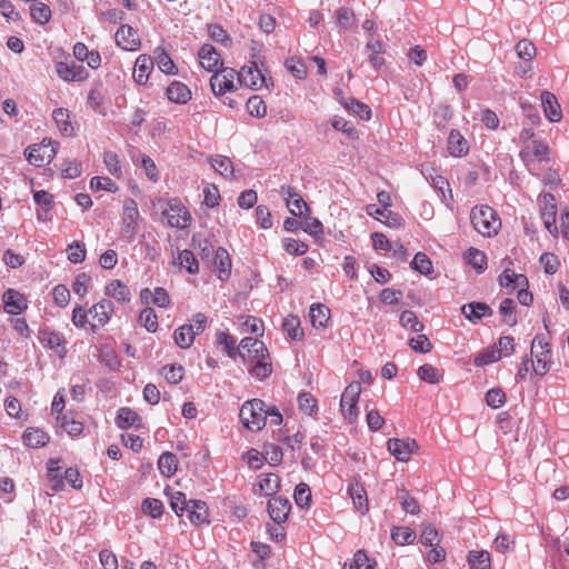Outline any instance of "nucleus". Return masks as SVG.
I'll return each instance as SVG.
<instances>
[{"label": "nucleus", "mask_w": 569, "mask_h": 569, "mask_svg": "<svg viewBox=\"0 0 569 569\" xmlns=\"http://www.w3.org/2000/svg\"><path fill=\"white\" fill-rule=\"evenodd\" d=\"M27 160L36 166L42 167L50 163L56 156V149L51 140L43 139L40 143L30 146L26 150Z\"/></svg>", "instance_id": "obj_10"}, {"label": "nucleus", "mask_w": 569, "mask_h": 569, "mask_svg": "<svg viewBox=\"0 0 569 569\" xmlns=\"http://www.w3.org/2000/svg\"><path fill=\"white\" fill-rule=\"evenodd\" d=\"M530 353L533 372L537 376H545L550 370L552 363V349L543 335L535 336Z\"/></svg>", "instance_id": "obj_6"}, {"label": "nucleus", "mask_w": 569, "mask_h": 569, "mask_svg": "<svg viewBox=\"0 0 569 569\" xmlns=\"http://www.w3.org/2000/svg\"><path fill=\"white\" fill-rule=\"evenodd\" d=\"M467 562L470 569H491V557L486 550H471Z\"/></svg>", "instance_id": "obj_40"}, {"label": "nucleus", "mask_w": 569, "mask_h": 569, "mask_svg": "<svg viewBox=\"0 0 569 569\" xmlns=\"http://www.w3.org/2000/svg\"><path fill=\"white\" fill-rule=\"evenodd\" d=\"M291 505L288 499L274 497L268 501L269 516L277 525L287 521Z\"/></svg>", "instance_id": "obj_21"}, {"label": "nucleus", "mask_w": 569, "mask_h": 569, "mask_svg": "<svg viewBox=\"0 0 569 569\" xmlns=\"http://www.w3.org/2000/svg\"><path fill=\"white\" fill-rule=\"evenodd\" d=\"M421 172L426 177V179L430 181L433 189L438 192L439 197L445 202L448 203L452 201L450 184L445 177L439 174L437 170L432 167H426L421 170Z\"/></svg>", "instance_id": "obj_16"}, {"label": "nucleus", "mask_w": 569, "mask_h": 569, "mask_svg": "<svg viewBox=\"0 0 569 569\" xmlns=\"http://www.w3.org/2000/svg\"><path fill=\"white\" fill-rule=\"evenodd\" d=\"M52 119L56 122L59 131L64 137H70L74 133V128L70 121V111L66 108L54 109Z\"/></svg>", "instance_id": "obj_37"}, {"label": "nucleus", "mask_w": 569, "mask_h": 569, "mask_svg": "<svg viewBox=\"0 0 569 569\" xmlns=\"http://www.w3.org/2000/svg\"><path fill=\"white\" fill-rule=\"evenodd\" d=\"M239 418L247 429L251 431L261 430L268 418L266 403L260 399L246 401L240 409Z\"/></svg>", "instance_id": "obj_5"}, {"label": "nucleus", "mask_w": 569, "mask_h": 569, "mask_svg": "<svg viewBox=\"0 0 569 569\" xmlns=\"http://www.w3.org/2000/svg\"><path fill=\"white\" fill-rule=\"evenodd\" d=\"M52 12L50 7L41 1L33 0L30 6V17L33 22L43 26L51 19Z\"/></svg>", "instance_id": "obj_39"}, {"label": "nucleus", "mask_w": 569, "mask_h": 569, "mask_svg": "<svg viewBox=\"0 0 569 569\" xmlns=\"http://www.w3.org/2000/svg\"><path fill=\"white\" fill-rule=\"evenodd\" d=\"M193 325H183L177 328L173 332V339L177 346L187 349L192 346L194 341Z\"/></svg>", "instance_id": "obj_42"}, {"label": "nucleus", "mask_w": 569, "mask_h": 569, "mask_svg": "<svg viewBox=\"0 0 569 569\" xmlns=\"http://www.w3.org/2000/svg\"><path fill=\"white\" fill-rule=\"evenodd\" d=\"M211 167L222 177L230 179L233 178L234 169L230 158L221 154L210 158Z\"/></svg>", "instance_id": "obj_44"}, {"label": "nucleus", "mask_w": 569, "mask_h": 569, "mask_svg": "<svg viewBox=\"0 0 569 569\" xmlns=\"http://www.w3.org/2000/svg\"><path fill=\"white\" fill-rule=\"evenodd\" d=\"M199 61L203 69L214 72L222 66L220 53L211 44H203L199 50Z\"/></svg>", "instance_id": "obj_23"}, {"label": "nucleus", "mask_w": 569, "mask_h": 569, "mask_svg": "<svg viewBox=\"0 0 569 569\" xmlns=\"http://www.w3.org/2000/svg\"><path fill=\"white\" fill-rule=\"evenodd\" d=\"M540 98L546 118L550 122H559L562 118V111L557 97L550 91H542Z\"/></svg>", "instance_id": "obj_24"}, {"label": "nucleus", "mask_w": 569, "mask_h": 569, "mask_svg": "<svg viewBox=\"0 0 569 569\" xmlns=\"http://www.w3.org/2000/svg\"><path fill=\"white\" fill-rule=\"evenodd\" d=\"M251 57L253 60L237 72V79L240 84L258 90L264 86L267 87V78L259 68V63H262L260 57L258 54H252Z\"/></svg>", "instance_id": "obj_8"}, {"label": "nucleus", "mask_w": 569, "mask_h": 569, "mask_svg": "<svg viewBox=\"0 0 569 569\" xmlns=\"http://www.w3.org/2000/svg\"><path fill=\"white\" fill-rule=\"evenodd\" d=\"M499 283L508 290V293H511L516 291L517 288L528 287V279L525 274L516 273L511 269H506L499 276Z\"/></svg>", "instance_id": "obj_28"}, {"label": "nucleus", "mask_w": 569, "mask_h": 569, "mask_svg": "<svg viewBox=\"0 0 569 569\" xmlns=\"http://www.w3.org/2000/svg\"><path fill=\"white\" fill-rule=\"evenodd\" d=\"M348 492L350 498L352 499L355 509L359 511L361 515H365L369 510V501L367 491L361 483L358 481H352L349 485Z\"/></svg>", "instance_id": "obj_27"}, {"label": "nucleus", "mask_w": 569, "mask_h": 569, "mask_svg": "<svg viewBox=\"0 0 569 569\" xmlns=\"http://www.w3.org/2000/svg\"><path fill=\"white\" fill-rule=\"evenodd\" d=\"M237 71L232 68H223L213 72L210 79V87L214 96H222L236 89L234 79Z\"/></svg>", "instance_id": "obj_12"}, {"label": "nucleus", "mask_w": 569, "mask_h": 569, "mask_svg": "<svg viewBox=\"0 0 569 569\" xmlns=\"http://www.w3.org/2000/svg\"><path fill=\"white\" fill-rule=\"evenodd\" d=\"M184 513L187 515L189 521L196 527H199L203 523H209V510L204 501L189 500V506L187 507Z\"/></svg>", "instance_id": "obj_22"}, {"label": "nucleus", "mask_w": 569, "mask_h": 569, "mask_svg": "<svg viewBox=\"0 0 569 569\" xmlns=\"http://www.w3.org/2000/svg\"><path fill=\"white\" fill-rule=\"evenodd\" d=\"M67 258L71 263H81L84 261L87 256V249L84 243L79 241H73L67 247Z\"/></svg>", "instance_id": "obj_55"}, {"label": "nucleus", "mask_w": 569, "mask_h": 569, "mask_svg": "<svg viewBox=\"0 0 569 569\" xmlns=\"http://www.w3.org/2000/svg\"><path fill=\"white\" fill-rule=\"evenodd\" d=\"M58 421L62 429H64L71 437H77L83 431L81 421L73 419L68 415L58 416Z\"/></svg>", "instance_id": "obj_56"}, {"label": "nucleus", "mask_w": 569, "mask_h": 569, "mask_svg": "<svg viewBox=\"0 0 569 569\" xmlns=\"http://www.w3.org/2000/svg\"><path fill=\"white\" fill-rule=\"evenodd\" d=\"M361 393V385L359 381L349 383L342 392L340 399L341 413L349 422L356 421L358 417V400Z\"/></svg>", "instance_id": "obj_9"}, {"label": "nucleus", "mask_w": 569, "mask_h": 569, "mask_svg": "<svg viewBox=\"0 0 569 569\" xmlns=\"http://www.w3.org/2000/svg\"><path fill=\"white\" fill-rule=\"evenodd\" d=\"M247 111L256 118H263L267 114V106L261 97L252 96L247 101Z\"/></svg>", "instance_id": "obj_59"}, {"label": "nucleus", "mask_w": 569, "mask_h": 569, "mask_svg": "<svg viewBox=\"0 0 569 569\" xmlns=\"http://www.w3.org/2000/svg\"><path fill=\"white\" fill-rule=\"evenodd\" d=\"M336 23L342 29H350L356 22V16L352 9L341 7L335 12Z\"/></svg>", "instance_id": "obj_54"}, {"label": "nucleus", "mask_w": 569, "mask_h": 569, "mask_svg": "<svg viewBox=\"0 0 569 569\" xmlns=\"http://www.w3.org/2000/svg\"><path fill=\"white\" fill-rule=\"evenodd\" d=\"M116 42L124 50L134 51L140 47V38L137 31L129 24H122L116 32Z\"/></svg>", "instance_id": "obj_19"}, {"label": "nucleus", "mask_w": 569, "mask_h": 569, "mask_svg": "<svg viewBox=\"0 0 569 569\" xmlns=\"http://www.w3.org/2000/svg\"><path fill=\"white\" fill-rule=\"evenodd\" d=\"M166 207L162 209V216L171 228L187 229L192 222L190 210L178 198L164 201Z\"/></svg>", "instance_id": "obj_7"}, {"label": "nucleus", "mask_w": 569, "mask_h": 569, "mask_svg": "<svg viewBox=\"0 0 569 569\" xmlns=\"http://www.w3.org/2000/svg\"><path fill=\"white\" fill-rule=\"evenodd\" d=\"M473 229L483 237H493L501 228V220L489 206L475 207L470 213Z\"/></svg>", "instance_id": "obj_4"}, {"label": "nucleus", "mask_w": 569, "mask_h": 569, "mask_svg": "<svg viewBox=\"0 0 569 569\" xmlns=\"http://www.w3.org/2000/svg\"><path fill=\"white\" fill-rule=\"evenodd\" d=\"M417 375L422 381L431 385L440 383L443 380L442 370L430 363L420 366L418 368Z\"/></svg>", "instance_id": "obj_45"}, {"label": "nucleus", "mask_w": 569, "mask_h": 569, "mask_svg": "<svg viewBox=\"0 0 569 569\" xmlns=\"http://www.w3.org/2000/svg\"><path fill=\"white\" fill-rule=\"evenodd\" d=\"M217 343L222 347L226 353L234 359L239 355L240 349L236 347V340L228 332L220 331L217 333Z\"/></svg>", "instance_id": "obj_51"}, {"label": "nucleus", "mask_w": 569, "mask_h": 569, "mask_svg": "<svg viewBox=\"0 0 569 569\" xmlns=\"http://www.w3.org/2000/svg\"><path fill=\"white\" fill-rule=\"evenodd\" d=\"M138 322L140 326L144 327L149 332H156L158 330L159 323H158V316L156 311L147 307L143 310H141Z\"/></svg>", "instance_id": "obj_50"}, {"label": "nucleus", "mask_w": 569, "mask_h": 569, "mask_svg": "<svg viewBox=\"0 0 569 569\" xmlns=\"http://www.w3.org/2000/svg\"><path fill=\"white\" fill-rule=\"evenodd\" d=\"M515 301L510 298H506L501 301L499 311L503 316V321L508 326H515L517 323V318L515 315Z\"/></svg>", "instance_id": "obj_61"}, {"label": "nucleus", "mask_w": 569, "mask_h": 569, "mask_svg": "<svg viewBox=\"0 0 569 569\" xmlns=\"http://www.w3.org/2000/svg\"><path fill=\"white\" fill-rule=\"evenodd\" d=\"M376 561L369 559L365 550H358L353 555L350 569H375Z\"/></svg>", "instance_id": "obj_64"}, {"label": "nucleus", "mask_w": 569, "mask_h": 569, "mask_svg": "<svg viewBox=\"0 0 569 569\" xmlns=\"http://www.w3.org/2000/svg\"><path fill=\"white\" fill-rule=\"evenodd\" d=\"M213 263L218 271V278L222 281L228 280L231 274L232 263L230 254L224 248L219 247L216 250Z\"/></svg>", "instance_id": "obj_31"}, {"label": "nucleus", "mask_w": 569, "mask_h": 569, "mask_svg": "<svg viewBox=\"0 0 569 569\" xmlns=\"http://www.w3.org/2000/svg\"><path fill=\"white\" fill-rule=\"evenodd\" d=\"M519 157L528 171L539 177L541 167H547L551 162L550 148L540 141H530L521 147Z\"/></svg>", "instance_id": "obj_3"}, {"label": "nucleus", "mask_w": 569, "mask_h": 569, "mask_svg": "<svg viewBox=\"0 0 569 569\" xmlns=\"http://www.w3.org/2000/svg\"><path fill=\"white\" fill-rule=\"evenodd\" d=\"M298 405L299 409L308 416H313L318 411L317 399L309 392L299 395Z\"/></svg>", "instance_id": "obj_60"}, {"label": "nucleus", "mask_w": 569, "mask_h": 569, "mask_svg": "<svg viewBox=\"0 0 569 569\" xmlns=\"http://www.w3.org/2000/svg\"><path fill=\"white\" fill-rule=\"evenodd\" d=\"M310 322L313 328L325 329L328 327L331 312L330 309L323 303H313L309 311Z\"/></svg>", "instance_id": "obj_30"}, {"label": "nucleus", "mask_w": 569, "mask_h": 569, "mask_svg": "<svg viewBox=\"0 0 569 569\" xmlns=\"http://www.w3.org/2000/svg\"><path fill=\"white\" fill-rule=\"evenodd\" d=\"M399 322L402 328L410 329L413 332H421L425 328L423 323L418 319L417 315L411 310L401 312Z\"/></svg>", "instance_id": "obj_49"}, {"label": "nucleus", "mask_w": 569, "mask_h": 569, "mask_svg": "<svg viewBox=\"0 0 569 569\" xmlns=\"http://www.w3.org/2000/svg\"><path fill=\"white\" fill-rule=\"evenodd\" d=\"M113 311L112 302L107 299H101L89 309L77 305L72 310L71 321L77 328L97 332L110 321Z\"/></svg>", "instance_id": "obj_2"}, {"label": "nucleus", "mask_w": 569, "mask_h": 569, "mask_svg": "<svg viewBox=\"0 0 569 569\" xmlns=\"http://www.w3.org/2000/svg\"><path fill=\"white\" fill-rule=\"evenodd\" d=\"M282 329L292 340L300 341L303 339V330L300 319L297 316L289 315L283 319Z\"/></svg>", "instance_id": "obj_41"}, {"label": "nucleus", "mask_w": 569, "mask_h": 569, "mask_svg": "<svg viewBox=\"0 0 569 569\" xmlns=\"http://www.w3.org/2000/svg\"><path fill=\"white\" fill-rule=\"evenodd\" d=\"M331 126L335 130L343 132L350 139H358L359 134L352 123L342 117L335 116L331 120Z\"/></svg>", "instance_id": "obj_58"}, {"label": "nucleus", "mask_w": 569, "mask_h": 569, "mask_svg": "<svg viewBox=\"0 0 569 569\" xmlns=\"http://www.w3.org/2000/svg\"><path fill=\"white\" fill-rule=\"evenodd\" d=\"M342 103L348 111L358 116L361 120H369L371 118V109L366 103L360 102L355 98H349Z\"/></svg>", "instance_id": "obj_48"}, {"label": "nucleus", "mask_w": 569, "mask_h": 569, "mask_svg": "<svg viewBox=\"0 0 569 569\" xmlns=\"http://www.w3.org/2000/svg\"><path fill=\"white\" fill-rule=\"evenodd\" d=\"M103 162L107 167L109 173L116 178H121L122 176V166L120 159L117 153L112 151H106L103 153Z\"/></svg>", "instance_id": "obj_57"}, {"label": "nucleus", "mask_w": 569, "mask_h": 569, "mask_svg": "<svg viewBox=\"0 0 569 569\" xmlns=\"http://www.w3.org/2000/svg\"><path fill=\"white\" fill-rule=\"evenodd\" d=\"M140 298L144 302L151 301L159 308H167L170 305V297L164 288L158 287L153 291L143 289L140 292Z\"/></svg>", "instance_id": "obj_35"}, {"label": "nucleus", "mask_w": 569, "mask_h": 569, "mask_svg": "<svg viewBox=\"0 0 569 569\" xmlns=\"http://www.w3.org/2000/svg\"><path fill=\"white\" fill-rule=\"evenodd\" d=\"M158 68L167 74H177L178 68L167 51L162 48H157L154 50V60Z\"/></svg>", "instance_id": "obj_43"}, {"label": "nucleus", "mask_w": 569, "mask_h": 569, "mask_svg": "<svg viewBox=\"0 0 569 569\" xmlns=\"http://www.w3.org/2000/svg\"><path fill=\"white\" fill-rule=\"evenodd\" d=\"M158 468L162 476L169 478L173 476L178 468V458L172 452H164L158 459Z\"/></svg>", "instance_id": "obj_46"}, {"label": "nucleus", "mask_w": 569, "mask_h": 569, "mask_svg": "<svg viewBox=\"0 0 569 569\" xmlns=\"http://www.w3.org/2000/svg\"><path fill=\"white\" fill-rule=\"evenodd\" d=\"M391 538L397 545L405 546L411 543L416 539V532L409 527H393L391 530Z\"/></svg>", "instance_id": "obj_53"}, {"label": "nucleus", "mask_w": 569, "mask_h": 569, "mask_svg": "<svg viewBox=\"0 0 569 569\" xmlns=\"http://www.w3.org/2000/svg\"><path fill=\"white\" fill-rule=\"evenodd\" d=\"M239 348V356L248 366L251 376L263 380L272 373L271 358L262 341L252 337H246L240 341Z\"/></svg>", "instance_id": "obj_1"}, {"label": "nucleus", "mask_w": 569, "mask_h": 569, "mask_svg": "<svg viewBox=\"0 0 569 569\" xmlns=\"http://www.w3.org/2000/svg\"><path fill=\"white\" fill-rule=\"evenodd\" d=\"M466 261L472 266L479 273L485 271L487 268V257L486 254L476 249L470 248L466 253Z\"/></svg>", "instance_id": "obj_52"}, {"label": "nucleus", "mask_w": 569, "mask_h": 569, "mask_svg": "<svg viewBox=\"0 0 569 569\" xmlns=\"http://www.w3.org/2000/svg\"><path fill=\"white\" fill-rule=\"evenodd\" d=\"M389 452L401 462L410 460L411 455L418 450V443L412 438H393L387 441Z\"/></svg>", "instance_id": "obj_13"}, {"label": "nucleus", "mask_w": 569, "mask_h": 569, "mask_svg": "<svg viewBox=\"0 0 569 569\" xmlns=\"http://www.w3.org/2000/svg\"><path fill=\"white\" fill-rule=\"evenodd\" d=\"M448 151L453 157H463L469 151V143L463 136L456 129H452L448 137Z\"/></svg>", "instance_id": "obj_32"}, {"label": "nucleus", "mask_w": 569, "mask_h": 569, "mask_svg": "<svg viewBox=\"0 0 569 569\" xmlns=\"http://www.w3.org/2000/svg\"><path fill=\"white\" fill-rule=\"evenodd\" d=\"M140 213L136 200L128 198L123 201L122 231L133 236L139 228Z\"/></svg>", "instance_id": "obj_15"}, {"label": "nucleus", "mask_w": 569, "mask_h": 569, "mask_svg": "<svg viewBox=\"0 0 569 569\" xmlns=\"http://www.w3.org/2000/svg\"><path fill=\"white\" fill-rule=\"evenodd\" d=\"M154 61L148 54H140L134 63L133 79L138 84H147L149 76L153 70Z\"/></svg>", "instance_id": "obj_26"}, {"label": "nucleus", "mask_w": 569, "mask_h": 569, "mask_svg": "<svg viewBox=\"0 0 569 569\" xmlns=\"http://www.w3.org/2000/svg\"><path fill=\"white\" fill-rule=\"evenodd\" d=\"M167 97L174 103H187L191 99L189 87L180 81H172L167 88Z\"/></svg>", "instance_id": "obj_33"}, {"label": "nucleus", "mask_w": 569, "mask_h": 569, "mask_svg": "<svg viewBox=\"0 0 569 569\" xmlns=\"http://www.w3.org/2000/svg\"><path fill=\"white\" fill-rule=\"evenodd\" d=\"M23 443L30 448L44 447L49 440V435L40 428H28L22 435Z\"/></svg>", "instance_id": "obj_34"}, {"label": "nucleus", "mask_w": 569, "mask_h": 569, "mask_svg": "<svg viewBox=\"0 0 569 569\" xmlns=\"http://www.w3.org/2000/svg\"><path fill=\"white\" fill-rule=\"evenodd\" d=\"M180 267L184 268L189 273L194 274L199 271V261L190 250H182L174 260Z\"/></svg>", "instance_id": "obj_47"}, {"label": "nucleus", "mask_w": 569, "mask_h": 569, "mask_svg": "<svg viewBox=\"0 0 569 569\" xmlns=\"http://www.w3.org/2000/svg\"><path fill=\"white\" fill-rule=\"evenodd\" d=\"M140 416L130 408H120L117 412L116 425L120 429H128L130 427H140Z\"/></svg>", "instance_id": "obj_38"}, {"label": "nucleus", "mask_w": 569, "mask_h": 569, "mask_svg": "<svg viewBox=\"0 0 569 569\" xmlns=\"http://www.w3.org/2000/svg\"><path fill=\"white\" fill-rule=\"evenodd\" d=\"M184 369L182 366L167 365L161 369V375L169 383H178L182 380Z\"/></svg>", "instance_id": "obj_63"}, {"label": "nucleus", "mask_w": 569, "mask_h": 569, "mask_svg": "<svg viewBox=\"0 0 569 569\" xmlns=\"http://www.w3.org/2000/svg\"><path fill=\"white\" fill-rule=\"evenodd\" d=\"M539 206H540V216L543 221L546 229L552 236L558 234L557 228V203L553 194L551 193H542L539 197Z\"/></svg>", "instance_id": "obj_11"}, {"label": "nucleus", "mask_w": 569, "mask_h": 569, "mask_svg": "<svg viewBox=\"0 0 569 569\" xmlns=\"http://www.w3.org/2000/svg\"><path fill=\"white\" fill-rule=\"evenodd\" d=\"M57 74L64 81L81 82L89 78L88 70L73 61H59L56 63Z\"/></svg>", "instance_id": "obj_14"}, {"label": "nucleus", "mask_w": 569, "mask_h": 569, "mask_svg": "<svg viewBox=\"0 0 569 569\" xmlns=\"http://www.w3.org/2000/svg\"><path fill=\"white\" fill-rule=\"evenodd\" d=\"M4 311L9 315H20L28 308L27 298L14 289H7L2 296Z\"/></svg>", "instance_id": "obj_18"}, {"label": "nucleus", "mask_w": 569, "mask_h": 569, "mask_svg": "<svg viewBox=\"0 0 569 569\" xmlns=\"http://www.w3.org/2000/svg\"><path fill=\"white\" fill-rule=\"evenodd\" d=\"M39 341L47 348L53 350L60 358L67 353V341L64 337L49 328L39 331Z\"/></svg>", "instance_id": "obj_17"}, {"label": "nucleus", "mask_w": 569, "mask_h": 569, "mask_svg": "<svg viewBox=\"0 0 569 569\" xmlns=\"http://www.w3.org/2000/svg\"><path fill=\"white\" fill-rule=\"evenodd\" d=\"M461 312L469 321L476 323L486 315H491V309L483 302H470L461 307Z\"/></svg>", "instance_id": "obj_36"}, {"label": "nucleus", "mask_w": 569, "mask_h": 569, "mask_svg": "<svg viewBox=\"0 0 569 569\" xmlns=\"http://www.w3.org/2000/svg\"><path fill=\"white\" fill-rule=\"evenodd\" d=\"M411 267L421 274H429L432 271V262L423 252L415 254Z\"/></svg>", "instance_id": "obj_62"}, {"label": "nucleus", "mask_w": 569, "mask_h": 569, "mask_svg": "<svg viewBox=\"0 0 569 569\" xmlns=\"http://www.w3.org/2000/svg\"><path fill=\"white\" fill-rule=\"evenodd\" d=\"M104 295L119 303H128L131 300V292L122 280L113 279L104 287Z\"/></svg>", "instance_id": "obj_25"}, {"label": "nucleus", "mask_w": 569, "mask_h": 569, "mask_svg": "<svg viewBox=\"0 0 569 569\" xmlns=\"http://www.w3.org/2000/svg\"><path fill=\"white\" fill-rule=\"evenodd\" d=\"M280 192L284 197L286 204L293 216L300 217L303 211L309 210L306 201L291 186H282Z\"/></svg>", "instance_id": "obj_20"}, {"label": "nucleus", "mask_w": 569, "mask_h": 569, "mask_svg": "<svg viewBox=\"0 0 569 569\" xmlns=\"http://www.w3.org/2000/svg\"><path fill=\"white\" fill-rule=\"evenodd\" d=\"M258 489L256 493L269 497L277 493L280 489V479L276 473H262L258 477Z\"/></svg>", "instance_id": "obj_29"}]
</instances>
